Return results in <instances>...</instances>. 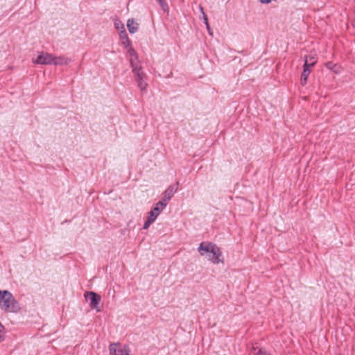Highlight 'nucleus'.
Here are the masks:
<instances>
[{"label": "nucleus", "mask_w": 355, "mask_h": 355, "mask_svg": "<svg viewBox=\"0 0 355 355\" xmlns=\"http://www.w3.org/2000/svg\"><path fill=\"white\" fill-rule=\"evenodd\" d=\"M198 250L201 256L206 255L208 259L214 263L224 262L223 259L221 258L222 253L220 248L213 243L202 242L199 245Z\"/></svg>", "instance_id": "1"}, {"label": "nucleus", "mask_w": 355, "mask_h": 355, "mask_svg": "<svg viewBox=\"0 0 355 355\" xmlns=\"http://www.w3.org/2000/svg\"><path fill=\"white\" fill-rule=\"evenodd\" d=\"M0 309L6 313H17L20 306L10 292L0 290Z\"/></svg>", "instance_id": "2"}, {"label": "nucleus", "mask_w": 355, "mask_h": 355, "mask_svg": "<svg viewBox=\"0 0 355 355\" xmlns=\"http://www.w3.org/2000/svg\"><path fill=\"white\" fill-rule=\"evenodd\" d=\"M69 62V60L68 58L61 56L56 57L53 56L52 54L42 52L37 56L34 62L39 64H53L55 65H63L68 64Z\"/></svg>", "instance_id": "3"}, {"label": "nucleus", "mask_w": 355, "mask_h": 355, "mask_svg": "<svg viewBox=\"0 0 355 355\" xmlns=\"http://www.w3.org/2000/svg\"><path fill=\"white\" fill-rule=\"evenodd\" d=\"M309 59L310 60H313V62H309V60H308L307 58L304 60V66H303V71H302V76H301V84H302V85H306L308 76H309V75L310 74V72H311V69H311V67H313L315 65V64L317 62V59H316L315 56H310Z\"/></svg>", "instance_id": "4"}, {"label": "nucleus", "mask_w": 355, "mask_h": 355, "mask_svg": "<svg viewBox=\"0 0 355 355\" xmlns=\"http://www.w3.org/2000/svg\"><path fill=\"white\" fill-rule=\"evenodd\" d=\"M135 81L137 86L140 88L141 92L146 91L148 84L146 83V75L143 71L142 69L132 71Z\"/></svg>", "instance_id": "5"}, {"label": "nucleus", "mask_w": 355, "mask_h": 355, "mask_svg": "<svg viewBox=\"0 0 355 355\" xmlns=\"http://www.w3.org/2000/svg\"><path fill=\"white\" fill-rule=\"evenodd\" d=\"M111 354L113 355H130L128 346L121 345L119 343H112L109 347Z\"/></svg>", "instance_id": "6"}, {"label": "nucleus", "mask_w": 355, "mask_h": 355, "mask_svg": "<svg viewBox=\"0 0 355 355\" xmlns=\"http://www.w3.org/2000/svg\"><path fill=\"white\" fill-rule=\"evenodd\" d=\"M85 297L89 300V306L91 309H96L97 311H100L98 304L101 302V296L94 292H87L85 294Z\"/></svg>", "instance_id": "7"}, {"label": "nucleus", "mask_w": 355, "mask_h": 355, "mask_svg": "<svg viewBox=\"0 0 355 355\" xmlns=\"http://www.w3.org/2000/svg\"><path fill=\"white\" fill-rule=\"evenodd\" d=\"M178 187V182L176 183V185H171L166 189L164 193V197L166 198V200H170L171 199L175 193L177 191Z\"/></svg>", "instance_id": "8"}, {"label": "nucleus", "mask_w": 355, "mask_h": 355, "mask_svg": "<svg viewBox=\"0 0 355 355\" xmlns=\"http://www.w3.org/2000/svg\"><path fill=\"white\" fill-rule=\"evenodd\" d=\"M127 27L130 33H135L138 31L139 24L134 19H129L127 21Z\"/></svg>", "instance_id": "9"}, {"label": "nucleus", "mask_w": 355, "mask_h": 355, "mask_svg": "<svg viewBox=\"0 0 355 355\" xmlns=\"http://www.w3.org/2000/svg\"><path fill=\"white\" fill-rule=\"evenodd\" d=\"M119 35L121 40H122V44L125 46V47H128L130 45V41L128 38L125 30L121 31Z\"/></svg>", "instance_id": "10"}, {"label": "nucleus", "mask_w": 355, "mask_h": 355, "mask_svg": "<svg viewBox=\"0 0 355 355\" xmlns=\"http://www.w3.org/2000/svg\"><path fill=\"white\" fill-rule=\"evenodd\" d=\"M325 66L329 69L334 71L335 73H338L340 71V67L337 64H334L332 62H328L325 64Z\"/></svg>", "instance_id": "11"}, {"label": "nucleus", "mask_w": 355, "mask_h": 355, "mask_svg": "<svg viewBox=\"0 0 355 355\" xmlns=\"http://www.w3.org/2000/svg\"><path fill=\"white\" fill-rule=\"evenodd\" d=\"M130 62L132 71L142 69L138 59L136 60L135 58H130Z\"/></svg>", "instance_id": "12"}, {"label": "nucleus", "mask_w": 355, "mask_h": 355, "mask_svg": "<svg viewBox=\"0 0 355 355\" xmlns=\"http://www.w3.org/2000/svg\"><path fill=\"white\" fill-rule=\"evenodd\" d=\"M162 209H161V207L157 206V204H156L155 207L152 210L150 211L149 216H151L152 214H153V216H155V219H156L157 217L161 213Z\"/></svg>", "instance_id": "13"}, {"label": "nucleus", "mask_w": 355, "mask_h": 355, "mask_svg": "<svg viewBox=\"0 0 355 355\" xmlns=\"http://www.w3.org/2000/svg\"><path fill=\"white\" fill-rule=\"evenodd\" d=\"M155 220V216L152 214L151 216H148L147 220L145 222L144 225V229H148L151 223H153Z\"/></svg>", "instance_id": "14"}, {"label": "nucleus", "mask_w": 355, "mask_h": 355, "mask_svg": "<svg viewBox=\"0 0 355 355\" xmlns=\"http://www.w3.org/2000/svg\"><path fill=\"white\" fill-rule=\"evenodd\" d=\"M168 201L169 200H166V198L164 197L163 199L159 201L157 204V206L161 207V209H164L166 206Z\"/></svg>", "instance_id": "15"}, {"label": "nucleus", "mask_w": 355, "mask_h": 355, "mask_svg": "<svg viewBox=\"0 0 355 355\" xmlns=\"http://www.w3.org/2000/svg\"><path fill=\"white\" fill-rule=\"evenodd\" d=\"M130 58H135L136 60L138 58V55L135 50L132 48H130L128 50Z\"/></svg>", "instance_id": "16"}, {"label": "nucleus", "mask_w": 355, "mask_h": 355, "mask_svg": "<svg viewBox=\"0 0 355 355\" xmlns=\"http://www.w3.org/2000/svg\"><path fill=\"white\" fill-rule=\"evenodd\" d=\"M160 6H162V9L164 11H166L168 10V6H167V3H166L165 0H157Z\"/></svg>", "instance_id": "17"}, {"label": "nucleus", "mask_w": 355, "mask_h": 355, "mask_svg": "<svg viewBox=\"0 0 355 355\" xmlns=\"http://www.w3.org/2000/svg\"><path fill=\"white\" fill-rule=\"evenodd\" d=\"M256 355H272L269 352L266 351H263L261 349H259L258 351L256 352Z\"/></svg>", "instance_id": "18"}, {"label": "nucleus", "mask_w": 355, "mask_h": 355, "mask_svg": "<svg viewBox=\"0 0 355 355\" xmlns=\"http://www.w3.org/2000/svg\"><path fill=\"white\" fill-rule=\"evenodd\" d=\"M200 10L203 15L204 22H205V24H207V22H208V18H207L206 14L205 13V12L203 11V8L202 7L200 8Z\"/></svg>", "instance_id": "19"}, {"label": "nucleus", "mask_w": 355, "mask_h": 355, "mask_svg": "<svg viewBox=\"0 0 355 355\" xmlns=\"http://www.w3.org/2000/svg\"><path fill=\"white\" fill-rule=\"evenodd\" d=\"M205 25H206L207 29L209 35H212L213 33H212V32L211 31V28L209 26V22H207V24H205Z\"/></svg>", "instance_id": "20"}, {"label": "nucleus", "mask_w": 355, "mask_h": 355, "mask_svg": "<svg viewBox=\"0 0 355 355\" xmlns=\"http://www.w3.org/2000/svg\"><path fill=\"white\" fill-rule=\"evenodd\" d=\"M4 327L1 324V323L0 322V341L1 340V333H2V331L3 330Z\"/></svg>", "instance_id": "21"}, {"label": "nucleus", "mask_w": 355, "mask_h": 355, "mask_svg": "<svg viewBox=\"0 0 355 355\" xmlns=\"http://www.w3.org/2000/svg\"><path fill=\"white\" fill-rule=\"evenodd\" d=\"M272 0H260L261 3H268L271 1Z\"/></svg>", "instance_id": "22"}, {"label": "nucleus", "mask_w": 355, "mask_h": 355, "mask_svg": "<svg viewBox=\"0 0 355 355\" xmlns=\"http://www.w3.org/2000/svg\"><path fill=\"white\" fill-rule=\"evenodd\" d=\"M310 56H311V55L306 56L305 59L307 58V59H308V60H309V62H313V60H310V59H309V57H310Z\"/></svg>", "instance_id": "23"}, {"label": "nucleus", "mask_w": 355, "mask_h": 355, "mask_svg": "<svg viewBox=\"0 0 355 355\" xmlns=\"http://www.w3.org/2000/svg\"><path fill=\"white\" fill-rule=\"evenodd\" d=\"M256 349H257L255 347H252V350L256 351Z\"/></svg>", "instance_id": "24"}]
</instances>
